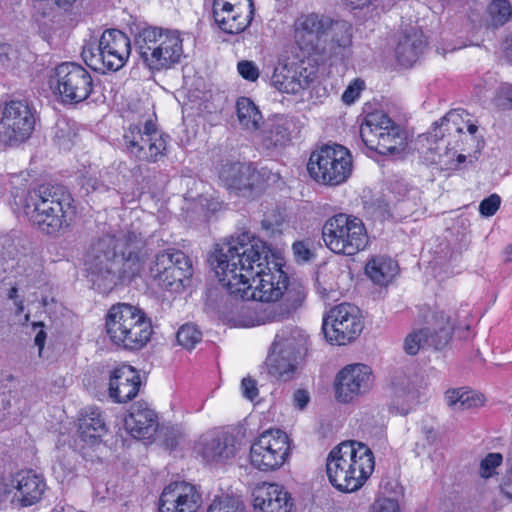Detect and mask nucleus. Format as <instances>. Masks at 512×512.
Listing matches in <instances>:
<instances>
[{
    "mask_svg": "<svg viewBox=\"0 0 512 512\" xmlns=\"http://www.w3.org/2000/svg\"><path fill=\"white\" fill-rule=\"evenodd\" d=\"M208 263L231 299L272 302L253 310L242 304L241 313L248 315L242 321L246 327L281 322L299 308L306 297L304 286L290 281L283 271L281 255L250 232L216 245Z\"/></svg>",
    "mask_w": 512,
    "mask_h": 512,
    "instance_id": "1",
    "label": "nucleus"
},
{
    "mask_svg": "<svg viewBox=\"0 0 512 512\" xmlns=\"http://www.w3.org/2000/svg\"><path fill=\"white\" fill-rule=\"evenodd\" d=\"M151 249L140 233L105 234L94 241L85 257L88 280L101 293L118 283H130L148 265V274L155 280L173 266L171 251H159L150 258Z\"/></svg>",
    "mask_w": 512,
    "mask_h": 512,
    "instance_id": "2",
    "label": "nucleus"
},
{
    "mask_svg": "<svg viewBox=\"0 0 512 512\" xmlns=\"http://www.w3.org/2000/svg\"><path fill=\"white\" fill-rule=\"evenodd\" d=\"M11 193L16 208L47 234L69 226L76 214L71 193L61 185L42 184L28 191L15 188Z\"/></svg>",
    "mask_w": 512,
    "mask_h": 512,
    "instance_id": "3",
    "label": "nucleus"
},
{
    "mask_svg": "<svg viewBox=\"0 0 512 512\" xmlns=\"http://www.w3.org/2000/svg\"><path fill=\"white\" fill-rule=\"evenodd\" d=\"M371 449L355 440L343 441L333 447L326 458L329 482L341 492L359 490L374 471Z\"/></svg>",
    "mask_w": 512,
    "mask_h": 512,
    "instance_id": "4",
    "label": "nucleus"
},
{
    "mask_svg": "<svg viewBox=\"0 0 512 512\" xmlns=\"http://www.w3.org/2000/svg\"><path fill=\"white\" fill-rule=\"evenodd\" d=\"M106 332L111 341L125 350H139L150 340L152 324L138 307L128 303L111 306L106 315Z\"/></svg>",
    "mask_w": 512,
    "mask_h": 512,
    "instance_id": "5",
    "label": "nucleus"
},
{
    "mask_svg": "<svg viewBox=\"0 0 512 512\" xmlns=\"http://www.w3.org/2000/svg\"><path fill=\"white\" fill-rule=\"evenodd\" d=\"M308 338L298 327L287 326L280 329L266 360L269 374L282 381L291 380L307 353Z\"/></svg>",
    "mask_w": 512,
    "mask_h": 512,
    "instance_id": "6",
    "label": "nucleus"
},
{
    "mask_svg": "<svg viewBox=\"0 0 512 512\" xmlns=\"http://www.w3.org/2000/svg\"><path fill=\"white\" fill-rule=\"evenodd\" d=\"M308 172L317 183L335 187L345 183L352 174L350 151L340 144H325L312 152Z\"/></svg>",
    "mask_w": 512,
    "mask_h": 512,
    "instance_id": "7",
    "label": "nucleus"
},
{
    "mask_svg": "<svg viewBox=\"0 0 512 512\" xmlns=\"http://www.w3.org/2000/svg\"><path fill=\"white\" fill-rule=\"evenodd\" d=\"M322 238L328 249L346 256L357 254L368 243L363 221L344 213L336 214L325 221Z\"/></svg>",
    "mask_w": 512,
    "mask_h": 512,
    "instance_id": "8",
    "label": "nucleus"
},
{
    "mask_svg": "<svg viewBox=\"0 0 512 512\" xmlns=\"http://www.w3.org/2000/svg\"><path fill=\"white\" fill-rule=\"evenodd\" d=\"M130 52L131 42L128 36L118 29H107L102 33L96 47H84L82 57L94 70L118 71L127 62Z\"/></svg>",
    "mask_w": 512,
    "mask_h": 512,
    "instance_id": "9",
    "label": "nucleus"
},
{
    "mask_svg": "<svg viewBox=\"0 0 512 512\" xmlns=\"http://www.w3.org/2000/svg\"><path fill=\"white\" fill-rule=\"evenodd\" d=\"M50 87L64 105H77L91 95L94 82L91 73L75 62L57 65L50 76Z\"/></svg>",
    "mask_w": 512,
    "mask_h": 512,
    "instance_id": "10",
    "label": "nucleus"
},
{
    "mask_svg": "<svg viewBox=\"0 0 512 512\" xmlns=\"http://www.w3.org/2000/svg\"><path fill=\"white\" fill-rule=\"evenodd\" d=\"M360 136L369 149L381 155H398L406 146L400 126L383 113L369 114L361 126Z\"/></svg>",
    "mask_w": 512,
    "mask_h": 512,
    "instance_id": "11",
    "label": "nucleus"
},
{
    "mask_svg": "<svg viewBox=\"0 0 512 512\" xmlns=\"http://www.w3.org/2000/svg\"><path fill=\"white\" fill-rule=\"evenodd\" d=\"M0 144L17 146L32 134L36 117L26 100L5 101L0 106Z\"/></svg>",
    "mask_w": 512,
    "mask_h": 512,
    "instance_id": "12",
    "label": "nucleus"
},
{
    "mask_svg": "<svg viewBox=\"0 0 512 512\" xmlns=\"http://www.w3.org/2000/svg\"><path fill=\"white\" fill-rule=\"evenodd\" d=\"M290 453L288 435L280 429L262 432L251 444L250 463L261 471H275L282 467Z\"/></svg>",
    "mask_w": 512,
    "mask_h": 512,
    "instance_id": "13",
    "label": "nucleus"
},
{
    "mask_svg": "<svg viewBox=\"0 0 512 512\" xmlns=\"http://www.w3.org/2000/svg\"><path fill=\"white\" fill-rule=\"evenodd\" d=\"M363 330L360 310L349 303L331 308L323 317L322 331L331 344L345 345L355 340Z\"/></svg>",
    "mask_w": 512,
    "mask_h": 512,
    "instance_id": "14",
    "label": "nucleus"
},
{
    "mask_svg": "<svg viewBox=\"0 0 512 512\" xmlns=\"http://www.w3.org/2000/svg\"><path fill=\"white\" fill-rule=\"evenodd\" d=\"M331 24L332 18L329 16L314 12L301 14L293 24L295 42L309 55L320 58L321 55L330 54L331 49L325 47Z\"/></svg>",
    "mask_w": 512,
    "mask_h": 512,
    "instance_id": "15",
    "label": "nucleus"
},
{
    "mask_svg": "<svg viewBox=\"0 0 512 512\" xmlns=\"http://www.w3.org/2000/svg\"><path fill=\"white\" fill-rule=\"evenodd\" d=\"M426 326L408 334L404 340V350L409 355H416L421 348L431 347L435 350L444 348L452 338L454 325L443 311L433 312L426 321Z\"/></svg>",
    "mask_w": 512,
    "mask_h": 512,
    "instance_id": "16",
    "label": "nucleus"
},
{
    "mask_svg": "<svg viewBox=\"0 0 512 512\" xmlns=\"http://www.w3.org/2000/svg\"><path fill=\"white\" fill-rule=\"evenodd\" d=\"M213 18L227 34H239L251 23L255 7L253 0H213Z\"/></svg>",
    "mask_w": 512,
    "mask_h": 512,
    "instance_id": "17",
    "label": "nucleus"
},
{
    "mask_svg": "<svg viewBox=\"0 0 512 512\" xmlns=\"http://www.w3.org/2000/svg\"><path fill=\"white\" fill-rule=\"evenodd\" d=\"M374 383L371 367L362 363L345 366L335 379V394L338 401L349 403L368 393Z\"/></svg>",
    "mask_w": 512,
    "mask_h": 512,
    "instance_id": "18",
    "label": "nucleus"
},
{
    "mask_svg": "<svg viewBox=\"0 0 512 512\" xmlns=\"http://www.w3.org/2000/svg\"><path fill=\"white\" fill-rule=\"evenodd\" d=\"M219 178L224 186L237 196L249 198L262 191V176L252 164L240 162L223 164Z\"/></svg>",
    "mask_w": 512,
    "mask_h": 512,
    "instance_id": "19",
    "label": "nucleus"
},
{
    "mask_svg": "<svg viewBox=\"0 0 512 512\" xmlns=\"http://www.w3.org/2000/svg\"><path fill=\"white\" fill-rule=\"evenodd\" d=\"M462 116L459 111L451 110L443 116L439 122H434V127L429 132V140L433 141L436 146L430 147L429 150L433 154L431 162L440 166L450 168L454 163L456 151L448 148L449 142L444 143L446 136H452L463 131L461 124Z\"/></svg>",
    "mask_w": 512,
    "mask_h": 512,
    "instance_id": "20",
    "label": "nucleus"
},
{
    "mask_svg": "<svg viewBox=\"0 0 512 512\" xmlns=\"http://www.w3.org/2000/svg\"><path fill=\"white\" fill-rule=\"evenodd\" d=\"M202 496L196 486L175 481L167 485L159 498V512H197Z\"/></svg>",
    "mask_w": 512,
    "mask_h": 512,
    "instance_id": "21",
    "label": "nucleus"
},
{
    "mask_svg": "<svg viewBox=\"0 0 512 512\" xmlns=\"http://www.w3.org/2000/svg\"><path fill=\"white\" fill-rule=\"evenodd\" d=\"M45 490L44 477L33 470H21L13 474L4 484L5 494L13 493V500H16L22 507L39 502Z\"/></svg>",
    "mask_w": 512,
    "mask_h": 512,
    "instance_id": "22",
    "label": "nucleus"
},
{
    "mask_svg": "<svg viewBox=\"0 0 512 512\" xmlns=\"http://www.w3.org/2000/svg\"><path fill=\"white\" fill-rule=\"evenodd\" d=\"M124 151L138 161L155 163L166 155L164 140H156L142 133L138 125H130L123 134Z\"/></svg>",
    "mask_w": 512,
    "mask_h": 512,
    "instance_id": "23",
    "label": "nucleus"
},
{
    "mask_svg": "<svg viewBox=\"0 0 512 512\" xmlns=\"http://www.w3.org/2000/svg\"><path fill=\"white\" fill-rule=\"evenodd\" d=\"M315 77L316 68L300 61L276 67L271 82L280 92L298 94L307 89Z\"/></svg>",
    "mask_w": 512,
    "mask_h": 512,
    "instance_id": "24",
    "label": "nucleus"
},
{
    "mask_svg": "<svg viewBox=\"0 0 512 512\" xmlns=\"http://www.w3.org/2000/svg\"><path fill=\"white\" fill-rule=\"evenodd\" d=\"M236 444V437L231 433H208L199 438L195 451L207 464L225 463L235 457Z\"/></svg>",
    "mask_w": 512,
    "mask_h": 512,
    "instance_id": "25",
    "label": "nucleus"
},
{
    "mask_svg": "<svg viewBox=\"0 0 512 512\" xmlns=\"http://www.w3.org/2000/svg\"><path fill=\"white\" fill-rule=\"evenodd\" d=\"M252 497L255 512H291L293 508L290 493L277 483L258 484Z\"/></svg>",
    "mask_w": 512,
    "mask_h": 512,
    "instance_id": "26",
    "label": "nucleus"
},
{
    "mask_svg": "<svg viewBox=\"0 0 512 512\" xmlns=\"http://www.w3.org/2000/svg\"><path fill=\"white\" fill-rule=\"evenodd\" d=\"M140 385L138 372L130 365H121L111 372L109 397L116 403H126L137 396Z\"/></svg>",
    "mask_w": 512,
    "mask_h": 512,
    "instance_id": "27",
    "label": "nucleus"
},
{
    "mask_svg": "<svg viewBox=\"0 0 512 512\" xmlns=\"http://www.w3.org/2000/svg\"><path fill=\"white\" fill-rule=\"evenodd\" d=\"M294 126L293 117L275 115L269 118L260 131L259 145L267 151L285 147L291 140Z\"/></svg>",
    "mask_w": 512,
    "mask_h": 512,
    "instance_id": "28",
    "label": "nucleus"
},
{
    "mask_svg": "<svg viewBox=\"0 0 512 512\" xmlns=\"http://www.w3.org/2000/svg\"><path fill=\"white\" fill-rule=\"evenodd\" d=\"M124 425L134 438L150 439L158 428L157 415L145 403L138 402L132 405Z\"/></svg>",
    "mask_w": 512,
    "mask_h": 512,
    "instance_id": "29",
    "label": "nucleus"
},
{
    "mask_svg": "<svg viewBox=\"0 0 512 512\" xmlns=\"http://www.w3.org/2000/svg\"><path fill=\"white\" fill-rule=\"evenodd\" d=\"M425 46L426 39L421 30L416 27L405 29L397 37L396 59L402 66H412L418 60Z\"/></svg>",
    "mask_w": 512,
    "mask_h": 512,
    "instance_id": "30",
    "label": "nucleus"
},
{
    "mask_svg": "<svg viewBox=\"0 0 512 512\" xmlns=\"http://www.w3.org/2000/svg\"><path fill=\"white\" fill-rule=\"evenodd\" d=\"M78 421L79 437L88 444L96 443L108 431L104 414L98 407L84 408Z\"/></svg>",
    "mask_w": 512,
    "mask_h": 512,
    "instance_id": "31",
    "label": "nucleus"
},
{
    "mask_svg": "<svg viewBox=\"0 0 512 512\" xmlns=\"http://www.w3.org/2000/svg\"><path fill=\"white\" fill-rule=\"evenodd\" d=\"M352 25L344 20H333L329 27L328 37H326V47L330 48L331 53L321 55V61H333L342 59L344 51L352 44Z\"/></svg>",
    "mask_w": 512,
    "mask_h": 512,
    "instance_id": "32",
    "label": "nucleus"
},
{
    "mask_svg": "<svg viewBox=\"0 0 512 512\" xmlns=\"http://www.w3.org/2000/svg\"><path fill=\"white\" fill-rule=\"evenodd\" d=\"M168 29L148 26L141 28L134 37V45L144 64L150 68Z\"/></svg>",
    "mask_w": 512,
    "mask_h": 512,
    "instance_id": "33",
    "label": "nucleus"
},
{
    "mask_svg": "<svg viewBox=\"0 0 512 512\" xmlns=\"http://www.w3.org/2000/svg\"><path fill=\"white\" fill-rule=\"evenodd\" d=\"M182 38L177 30H167L150 70L161 71L179 63L183 56Z\"/></svg>",
    "mask_w": 512,
    "mask_h": 512,
    "instance_id": "34",
    "label": "nucleus"
},
{
    "mask_svg": "<svg viewBox=\"0 0 512 512\" xmlns=\"http://www.w3.org/2000/svg\"><path fill=\"white\" fill-rule=\"evenodd\" d=\"M389 410L396 414L407 415L418 403L419 392L407 378H399L392 383Z\"/></svg>",
    "mask_w": 512,
    "mask_h": 512,
    "instance_id": "35",
    "label": "nucleus"
},
{
    "mask_svg": "<svg viewBox=\"0 0 512 512\" xmlns=\"http://www.w3.org/2000/svg\"><path fill=\"white\" fill-rule=\"evenodd\" d=\"M398 264L390 257L376 256L371 258L366 266V275L377 285H387L397 274Z\"/></svg>",
    "mask_w": 512,
    "mask_h": 512,
    "instance_id": "36",
    "label": "nucleus"
},
{
    "mask_svg": "<svg viewBox=\"0 0 512 512\" xmlns=\"http://www.w3.org/2000/svg\"><path fill=\"white\" fill-rule=\"evenodd\" d=\"M239 124L244 130L256 131L260 128L262 114L255 103L248 97H240L236 102Z\"/></svg>",
    "mask_w": 512,
    "mask_h": 512,
    "instance_id": "37",
    "label": "nucleus"
},
{
    "mask_svg": "<svg viewBox=\"0 0 512 512\" xmlns=\"http://www.w3.org/2000/svg\"><path fill=\"white\" fill-rule=\"evenodd\" d=\"M78 132L73 121L58 119L53 127V141L60 149L70 150L75 144Z\"/></svg>",
    "mask_w": 512,
    "mask_h": 512,
    "instance_id": "38",
    "label": "nucleus"
},
{
    "mask_svg": "<svg viewBox=\"0 0 512 512\" xmlns=\"http://www.w3.org/2000/svg\"><path fill=\"white\" fill-rule=\"evenodd\" d=\"M487 25L497 28L512 18V7L508 0H492L487 7Z\"/></svg>",
    "mask_w": 512,
    "mask_h": 512,
    "instance_id": "39",
    "label": "nucleus"
},
{
    "mask_svg": "<svg viewBox=\"0 0 512 512\" xmlns=\"http://www.w3.org/2000/svg\"><path fill=\"white\" fill-rule=\"evenodd\" d=\"M153 281L164 290L179 292L185 287V282L188 280L181 275L179 270H175V267L171 266Z\"/></svg>",
    "mask_w": 512,
    "mask_h": 512,
    "instance_id": "40",
    "label": "nucleus"
},
{
    "mask_svg": "<svg viewBox=\"0 0 512 512\" xmlns=\"http://www.w3.org/2000/svg\"><path fill=\"white\" fill-rule=\"evenodd\" d=\"M207 512H246V507L239 497H218L209 505Z\"/></svg>",
    "mask_w": 512,
    "mask_h": 512,
    "instance_id": "41",
    "label": "nucleus"
},
{
    "mask_svg": "<svg viewBox=\"0 0 512 512\" xmlns=\"http://www.w3.org/2000/svg\"><path fill=\"white\" fill-rule=\"evenodd\" d=\"M178 344L191 350L202 339V332L194 324L182 325L176 335Z\"/></svg>",
    "mask_w": 512,
    "mask_h": 512,
    "instance_id": "42",
    "label": "nucleus"
},
{
    "mask_svg": "<svg viewBox=\"0 0 512 512\" xmlns=\"http://www.w3.org/2000/svg\"><path fill=\"white\" fill-rule=\"evenodd\" d=\"M171 260L175 270H179L182 276H184L187 280H190L193 274L192 262L190 258L180 250H172Z\"/></svg>",
    "mask_w": 512,
    "mask_h": 512,
    "instance_id": "43",
    "label": "nucleus"
},
{
    "mask_svg": "<svg viewBox=\"0 0 512 512\" xmlns=\"http://www.w3.org/2000/svg\"><path fill=\"white\" fill-rule=\"evenodd\" d=\"M346 6L351 9H364L372 7V10L389 9L394 5L395 0H341Z\"/></svg>",
    "mask_w": 512,
    "mask_h": 512,
    "instance_id": "44",
    "label": "nucleus"
},
{
    "mask_svg": "<svg viewBox=\"0 0 512 512\" xmlns=\"http://www.w3.org/2000/svg\"><path fill=\"white\" fill-rule=\"evenodd\" d=\"M503 461L502 454L489 453L480 463L479 474L482 478L492 477L496 472V468Z\"/></svg>",
    "mask_w": 512,
    "mask_h": 512,
    "instance_id": "45",
    "label": "nucleus"
},
{
    "mask_svg": "<svg viewBox=\"0 0 512 512\" xmlns=\"http://www.w3.org/2000/svg\"><path fill=\"white\" fill-rule=\"evenodd\" d=\"M495 105L503 110L512 108V85H502L495 96Z\"/></svg>",
    "mask_w": 512,
    "mask_h": 512,
    "instance_id": "46",
    "label": "nucleus"
},
{
    "mask_svg": "<svg viewBox=\"0 0 512 512\" xmlns=\"http://www.w3.org/2000/svg\"><path fill=\"white\" fill-rule=\"evenodd\" d=\"M292 251L297 262H307L314 257L308 241H296L292 245Z\"/></svg>",
    "mask_w": 512,
    "mask_h": 512,
    "instance_id": "47",
    "label": "nucleus"
},
{
    "mask_svg": "<svg viewBox=\"0 0 512 512\" xmlns=\"http://www.w3.org/2000/svg\"><path fill=\"white\" fill-rule=\"evenodd\" d=\"M55 477L63 482L73 475L74 467L69 460L58 459L52 467Z\"/></svg>",
    "mask_w": 512,
    "mask_h": 512,
    "instance_id": "48",
    "label": "nucleus"
},
{
    "mask_svg": "<svg viewBox=\"0 0 512 512\" xmlns=\"http://www.w3.org/2000/svg\"><path fill=\"white\" fill-rule=\"evenodd\" d=\"M239 74L248 81L254 82L259 77V69L252 61L242 60L237 64Z\"/></svg>",
    "mask_w": 512,
    "mask_h": 512,
    "instance_id": "49",
    "label": "nucleus"
},
{
    "mask_svg": "<svg viewBox=\"0 0 512 512\" xmlns=\"http://www.w3.org/2000/svg\"><path fill=\"white\" fill-rule=\"evenodd\" d=\"M501 199L497 194H492L489 197L481 201L479 205V211L483 216H493L499 209Z\"/></svg>",
    "mask_w": 512,
    "mask_h": 512,
    "instance_id": "50",
    "label": "nucleus"
},
{
    "mask_svg": "<svg viewBox=\"0 0 512 512\" xmlns=\"http://www.w3.org/2000/svg\"><path fill=\"white\" fill-rule=\"evenodd\" d=\"M79 184L81 189L85 191V194L101 189H107L104 183L95 174L84 175L81 177Z\"/></svg>",
    "mask_w": 512,
    "mask_h": 512,
    "instance_id": "51",
    "label": "nucleus"
},
{
    "mask_svg": "<svg viewBox=\"0 0 512 512\" xmlns=\"http://www.w3.org/2000/svg\"><path fill=\"white\" fill-rule=\"evenodd\" d=\"M364 88V81L356 79L351 83L342 94V101L345 104H352L360 96V92Z\"/></svg>",
    "mask_w": 512,
    "mask_h": 512,
    "instance_id": "52",
    "label": "nucleus"
},
{
    "mask_svg": "<svg viewBox=\"0 0 512 512\" xmlns=\"http://www.w3.org/2000/svg\"><path fill=\"white\" fill-rule=\"evenodd\" d=\"M241 389L243 396L250 401H253L258 396L257 382L251 377H245L242 379Z\"/></svg>",
    "mask_w": 512,
    "mask_h": 512,
    "instance_id": "53",
    "label": "nucleus"
},
{
    "mask_svg": "<svg viewBox=\"0 0 512 512\" xmlns=\"http://www.w3.org/2000/svg\"><path fill=\"white\" fill-rule=\"evenodd\" d=\"M142 129V133L144 135L150 136L152 138H156V140H164L165 143H168V140L170 139L169 135L162 133L158 130L156 124L152 120H147L144 123V126Z\"/></svg>",
    "mask_w": 512,
    "mask_h": 512,
    "instance_id": "54",
    "label": "nucleus"
},
{
    "mask_svg": "<svg viewBox=\"0 0 512 512\" xmlns=\"http://www.w3.org/2000/svg\"><path fill=\"white\" fill-rule=\"evenodd\" d=\"M373 512H399V505L394 499L384 498L374 504Z\"/></svg>",
    "mask_w": 512,
    "mask_h": 512,
    "instance_id": "55",
    "label": "nucleus"
},
{
    "mask_svg": "<svg viewBox=\"0 0 512 512\" xmlns=\"http://www.w3.org/2000/svg\"><path fill=\"white\" fill-rule=\"evenodd\" d=\"M309 401L310 396L306 390L298 389L294 392L293 403L295 407L303 410L308 405Z\"/></svg>",
    "mask_w": 512,
    "mask_h": 512,
    "instance_id": "56",
    "label": "nucleus"
},
{
    "mask_svg": "<svg viewBox=\"0 0 512 512\" xmlns=\"http://www.w3.org/2000/svg\"><path fill=\"white\" fill-rule=\"evenodd\" d=\"M33 327L35 330L37 328H39V330L37 331V333L35 335L34 342H35V345L38 346V348H39V356H42V350L44 348L45 340H46V332L43 330L44 325L42 322H37V323L33 324Z\"/></svg>",
    "mask_w": 512,
    "mask_h": 512,
    "instance_id": "57",
    "label": "nucleus"
},
{
    "mask_svg": "<svg viewBox=\"0 0 512 512\" xmlns=\"http://www.w3.org/2000/svg\"><path fill=\"white\" fill-rule=\"evenodd\" d=\"M467 396H468L467 402L465 403L462 410L471 409L474 407L481 406L484 402L483 396L480 394H477L474 391L468 390Z\"/></svg>",
    "mask_w": 512,
    "mask_h": 512,
    "instance_id": "58",
    "label": "nucleus"
},
{
    "mask_svg": "<svg viewBox=\"0 0 512 512\" xmlns=\"http://www.w3.org/2000/svg\"><path fill=\"white\" fill-rule=\"evenodd\" d=\"M509 461L511 463V467L507 472L503 484L501 485V492L504 494L505 497L512 500V459L509 458Z\"/></svg>",
    "mask_w": 512,
    "mask_h": 512,
    "instance_id": "59",
    "label": "nucleus"
},
{
    "mask_svg": "<svg viewBox=\"0 0 512 512\" xmlns=\"http://www.w3.org/2000/svg\"><path fill=\"white\" fill-rule=\"evenodd\" d=\"M459 389H454L451 391H448L446 393V401L447 404L450 407H453L454 409H459L460 407V400H459Z\"/></svg>",
    "mask_w": 512,
    "mask_h": 512,
    "instance_id": "60",
    "label": "nucleus"
},
{
    "mask_svg": "<svg viewBox=\"0 0 512 512\" xmlns=\"http://www.w3.org/2000/svg\"><path fill=\"white\" fill-rule=\"evenodd\" d=\"M423 433L425 434V437L430 444H433L436 441L437 436L432 427H424Z\"/></svg>",
    "mask_w": 512,
    "mask_h": 512,
    "instance_id": "61",
    "label": "nucleus"
},
{
    "mask_svg": "<svg viewBox=\"0 0 512 512\" xmlns=\"http://www.w3.org/2000/svg\"><path fill=\"white\" fill-rule=\"evenodd\" d=\"M467 391L468 390H464L463 388H459V400H460V407H459V410H462L465 403L467 402V399H468V396H467Z\"/></svg>",
    "mask_w": 512,
    "mask_h": 512,
    "instance_id": "62",
    "label": "nucleus"
},
{
    "mask_svg": "<svg viewBox=\"0 0 512 512\" xmlns=\"http://www.w3.org/2000/svg\"><path fill=\"white\" fill-rule=\"evenodd\" d=\"M506 57L512 61V36L506 39V47H505Z\"/></svg>",
    "mask_w": 512,
    "mask_h": 512,
    "instance_id": "63",
    "label": "nucleus"
},
{
    "mask_svg": "<svg viewBox=\"0 0 512 512\" xmlns=\"http://www.w3.org/2000/svg\"><path fill=\"white\" fill-rule=\"evenodd\" d=\"M410 198L402 199L398 202V207L400 210L404 211L409 206Z\"/></svg>",
    "mask_w": 512,
    "mask_h": 512,
    "instance_id": "64",
    "label": "nucleus"
}]
</instances>
